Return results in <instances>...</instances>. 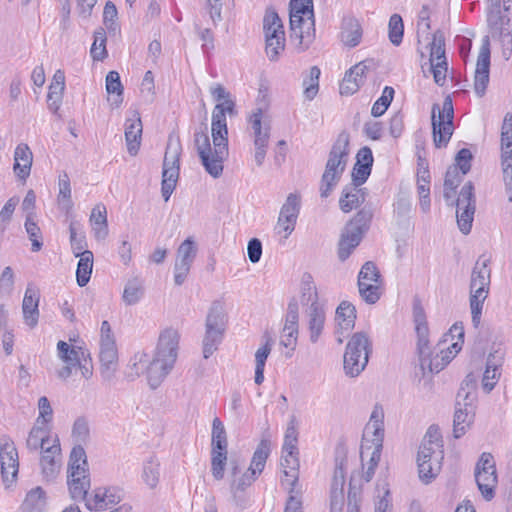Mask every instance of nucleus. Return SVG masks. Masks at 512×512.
Returning <instances> with one entry per match:
<instances>
[{
  "label": "nucleus",
  "mask_w": 512,
  "mask_h": 512,
  "mask_svg": "<svg viewBox=\"0 0 512 512\" xmlns=\"http://www.w3.org/2000/svg\"><path fill=\"white\" fill-rule=\"evenodd\" d=\"M209 91L217 102L211 117L212 144L207 132L201 130L194 133V145L206 172L218 178L222 175L223 163L229 155L226 115L236 114L235 101L222 84H213Z\"/></svg>",
  "instance_id": "f257e3e1"
},
{
  "label": "nucleus",
  "mask_w": 512,
  "mask_h": 512,
  "mask_svg": "<svg viewBox=\"0 0 512 512\" xmlns=\"http://www.w3.org/2000/svg\"><path fill=\"white\" fill-rule=\"evenodd\" d=\"M179 343L180 333L177 329H163L152 355L138 351L131 357L126 370L127 378L134 380L145 375L149 387L157 389L175 367Z\"/></svg>",
  "instance_id": "f03ea898"
},
{
  "label": "nucleus",
  "mask_w": 512,
  "mask_h": 512,
  "mask_svg": "<svg viewBox=\"0 0 512 512\" xmlns=\"http://www.w3.org/2000/svg\"><path fill=\"white\" fill-rule=\"evenodd\" d=\"M464 343V329L457 324L453 325L445 333L436 346L431 350L417 351L420 369L423 374L439 373L443 370L461 351Z\"/></svg>",
  "instance_id": "7ed1b4c3"
},
{
  "label": "nucleus",
  "mask_w": 512,
  "mask_h": 512,
  "mask_svg": "<svg viewBox=\"0 0 512 512\" xmlns=\"http://www.w3.org/2000/svg\"><path fill=\"white\" fill-rule=\"evenodd\" d=\"M349 135L342 132L334 142L324 173L321 178L320 195L322 198L328 197L338 184L342 174L346 169L349 156Z\"/></svg>",
  "instance_id": "20e7f679"
},
{
  "label": "nucleus",
  "mask_w": 512,
  "mask_h": 512,
  "mask_svg": "<svg viewBox=\"0 0 512 512\" xmlns=\"http://www.w3.org/2000/svg\"><path fill=\"white\" fill-rule=\"evenodd\" d=\"M301 302L305 307V324L309 331V340L316 343L325 326L326 312L324 305L319 302L316 286L310 275L304 276L302 281Z\"/></svg>",
  "instance_id": "39448f33"
},
{
  "label": "nucleus",
  "mask_w": 512,
  "mask_h": 512,
  "mask_svg": "<svg viewBox=\"0 0 512 512\" xmlns=\"http://www.w3.org/2000/svg\"><path fill=\"white\" fill-rule=\"evenodd\" d=\"M490 260L480 257L472 270L470 281V309L472 323L475 328L480 325L483 304L488 297L491 270L488 267Z\"/></svg>",
  "instance_id": "423d86ee"
},
{
  "label": "nucleus",
  "mask_w": 512,
  "mask_h": 512,
  "mask_svg": "<svg viewBox=\"0 0 512 512\" xmlns=\"http://www.w3.org/2000/svg\"><path fill=\"white\" fill-rule=\"evenodd\" d=\"M271 452L270 440L263 438L258 444L250 466L246 472L241 473V469L237 462H231V490L233 493L242 492L249 487L265 468L266 461Z\"/></svg>",
  "instance_id": "0eeeda50"
},
{
  "label": "nucleus",
  "mask_w": 512,
  "mask_h": 512,
  "mask_svg": "<svg viewBox=\"0 0 512 512\" xmlns=\"http://www.w3.org/2000/svg\"><path fill=\"white\" fill-rule=\"evenodd\" d=\"M87 459L84 448L81 445L75 446L69 459L67 483L70 496L73 500H85L90 488L88 476Z\"/></svg>",
  "instance_id": "6e6552de"
},
{
  "label": "nucleus",
  "mask_w": 512,
  "mask_h": 512,
  "mask_svg": "<svg viewBox=\"0 0 512 512\" xmlns=\"http://www.w3.org/2000/svg\"><path fill=\"white\" fill-rule=\"evenodd\" d=\"M372 345L368 335L364 332L353 334L346 345L343 368L349 377H357L368 364Z\"/></svg>",
  "instance_id": "1a4fd4ad"
},
{
  "label": "nucleus",
  "mask_w": 512,
  "mask_h": 512,
  "mask_svg": "<svg viewBox=\"0 0 512 512\" xmlns=\"http://www.w3.org/2000/svg\"><path fill=\"white\" fill-rule=\"evenodd\" d=\"M100 375L105 382L114 380L118 368V352L115 338L108 321H103L100 328Z\"/></svg>",
  "instance_id": "9d476101"
},
{
  "label": "nucleus",
  "mask_w": 512,
  "mask_h": 512,
  "mask_svg": "<svg viewBox=\"0 0 512 512\" xmlns=\"http://www.w3.org/2000/svg\"><path fill=\"white\" fill-rule=\"evenodd\" d=\"M181 145L179 141L169 140L163 161L161 193L168 201L179 178Z\"/></svg>",
  "instance_id": "9b49d317"
},
{
  "label": "nucleus",
  "mask_w": 512,
  "mask_h": 512,
  "mask_svg": "<svg viewBox=\"0 0 512 512\" xmlns=\"http://www.w3.org/2000/svg\"><path fill=\"white\" fill-rule=\"evenodd\" d=\"M384 440V410L380 405H375L366 424L361 444L360 457L364 459L368 452L381 453Z\"/></svg>",
  "instance_id": "f8f14e48"
},
{
  "label": "nucleus",
  "mask_w": 512,
  "mask_h": 512,
  "mask_svg": "<svg viewBox=\"0 0 512 512\" xmlns=\"http://www.w3.org/2000/svg\"><path fill=\"white\" fill-rule=\"evenodd\" d=\"M253 144L255 147L254 160L257 166H261L265 160L270 138V121L264 117L261 108L255 109L248 119Z\"/></svg>",
  "instance_id": "ddd939ff"
},
{
  "label": "nucleus",
  "mask_w": 512,
  "mask_h": 512,
  "mask_svg": "<svg viewBox=\"0 0 512 512\" xmlns=\"http://www.w3.org/2000/svg\"><path fill=\"white\" fill-rule=\"evenodd\" d=\"M476 398L477 395L471 391H465V387L458 391L453 420V434L455 438L463 436L473 422Z\"/></svg>",
  "instance_id": "4468645a"
},
{
  "label": "nucleus",
  "mask_w": 512,
  "mask_h": 512,
  "mask_svg": "<svg viewBox=\"0 0 512 512\" xmlns=\"http://www.w3.org/2000/svg\"><path fill=\"white\" fill-rule=\"evenodd\" d=\"M433 140L436 147L445 146L453 133V105L449 98L443 102L442 109L437 104L432 107Z\"/></svg>",
  "instance_id": "2eb2a0df"
},
{
  "label": "nucleus",
  "mask_w": 512,
  "mask_h": 512,
  "mask_svg": "<svg viewBox=\"0 0 512 512\" xmlns=\"http://www.w3.org/2000/svg\"><path fill=\"white\" fill-rule=\"evenodd\" d=\"M369 217L359 212L344 228L339 242L338 256L341 261L346 260L355 249L363 234L368 228Z\"/></svg>",
  "instance_id": "dca6fc26"
},
{
  "label": "nucleus",
  "mask_w": 512,
  "mask_h": 512,
  "mask_svg": "<svg viewBox=\"0 0 512 512\" xmlns=\"http://www.w3.org/2000/svg\"><path fill=\"white\" fill-rule=\"evenodd\" d=\"M475 480L484 499L491 500L497 486L496 466L490 453H482L475 467Z\"/></svg>",
  "instance_id": "f3484780"
},
{
  "label": "nucleus",
  "mask_w": 512,
  "mask_h": 512,
  "mask_svg": "<svg viewBox=\"0 0 512 512\" xmlns=\"http://www.w3.org/2000/svg\"><path fill=\"white\" fill-rule=\"evenodd\" d=\"M290 39L299 52L308 49L315 39L314 16L290 13Z\"/></svg>",
  "instance_id": "a211bd4d"
},
{
  "label": "nucleus",
  "mask_w": 512,
  "mask_h": 512,
  "mask_svg": "<svg viewBox=\"0 0 512 512\" xmlns=\"http://www.w3.org/2000/svg\"><path fill=\"white\" fill-rule=\"evenodd\" d=\"M473 185L466 183L456 200V218L460 231L467 235L470 233L475 214V198Z\"/></svg>",
  "instance_id": "6ab92c4d"
},
{
  "label": "nucleus",
  "mask_w": 512,
  "mask_h": 512,
  "mask_svg": "<svg viewBox=\"0 0 512 512\" xmlns=\"http://www.w3.org/2000/svg\"><path fill=\"white\" fill-rule=\"evenodd\" d=\"M301 208V197L297 193H290L282 205L275 226L276 232L287 239L295 229Z\"/></svg>",
  "instance_id": "aec40b11"
},
{
  "label": "nucleus",
  "mask_w": 512,
  "mask_h": 512,
  "mask_svg": "<svg viewBox=\"0 0 512 512\" xmlns=\"http://www.w3.org/2000/svg\"><path fill=\"white\" fill-rule=\"evenodd\" d=\"M197 254V246L192 237L185 239L178 247L174 264V282L176 285H182L194 262Z\"/></svg>",
  "instance_id": "412c9836"
},
{
  "label": "nucleus",
  "mask_w": 512,
  "mask_h": 512,
  "mask_svg": "<svg viewBox=\"0 0 512 512\" xmlns=\"http://www.w3.org/2000/svg\"><path fill=\"white\" fill-rule=\"evenodd\" d=\"M281 466L283 475L280 485L285 492L304 491L299 480V452H282Z\"/></svg>",
  "instance_id": "4be33fe9"
},
{
  "label": "nucleus",
  "mask_w": 512,
  "mask_h": 512,
  "mask_svg": "<svg viewBox=\"0 0 512 512\" xmlns=\"http://www.w3.org/2000/svg\"><path fill=\"white\" fill-rule=\"evenodd\" d=\"M0 464L4 482H13L19 469L18 451L8 435L0 437Z\"/></svg>",
  "instance_id": "5701e85b"
},
{
  "label": "nucleus",
  "mask_w": 512,
  "mask_h": 512,
  "mask_svg": "<svg viewBox=\"0 0 512 512\" xmlns=\"http://www.w3.org/2000/svg\"><path fill=\"white\" fill-rule=\"evenodd\" d=\"M430 64L434 81L438 85H444L447 73V61L445 56V42L443 34L436 31L430 44Z\"/></svg>",
  "instance_id": "b1692460"
},
{
  "label": "nucleus",
  "mask_w": 512,
  "mask_h": 512,
  "mask_svg": "<svg viewBox=\"0 0 512 512\" xmlns=\"http://www.w3.org/2000/svg\"><path fill=\"white\" fill-rule=\"evenodd\" d=\"M489 69L490 40L489 36H485L482 39L474 75V90L478 97H483L486 92V88L489 83Z\"/></svg>",
  "instance_id": "393cba45"
},
{
  "label": "nucleus",
  "mask_w": 512,
  "mask_h": 512,
  "mask_svg": "<svg viewBox=\"0 0 512 512\" xmlns=\"http://www.w3.org/2000/svg\"><path fill=\"white\" fill-rule=\"evenodd\" d=\"M122 498L123 492L118 487H99L88 496L85 505L90 511H103L120 503Z\"/></svg>",
  "instance_id": "a878e982"
},
{
  "label": "nucleus",
  "mask_w": 512,
  "mask_h": 512,
  "mask_svg": "<svg viewBox=\"0 0 512 512\" xmlns=\"http://www.w3.org/2000/svg\"><path fill=\"white\" fill-rule=\"evenodd\" d=\"M436 453L439 454L437 462H442L444 458V452L441 433L439 428L430 426L419 447L417 462H434L433 459L436 457Z\"/></svg>",
  "instance_id": "bb28decb"
},
{
  "label": "nucleus",
  "mask_w": 512,
  "mask_h": 512,
  "mask_svg": "<svg viewBox=\"0 0 512 512\" xmlns=\"http://www.w3.org/2000/svg\"><path fill=\"white\" fill-rule=\"evenodd\" d=\"M299 307L296 300L288 304L285 324L280 336V344L291 352L295 350L298 339Z\"/></svg>",
  "instance_id": "cd10ccee"
},
{
  "label": "nucleus",
  "mask_w": 512,
  "mask_h": 512,
  "mask_svg": "<svg viewBox=\"0 0 512 512\" xmlns=\"http://www.w3.org/2000/svg\"><path fill=\"white\" fill-rule=\"evenodd\" d=\"M381 458V453L378 451L368 452L364 459L361 458L362 468L359 471H354L350 478V487L352 490L361 491L364 482H369L378 467Z\"/></svg>",
  "instance_id": "c85d7f7f"
},
{
  "label": "nucleus",
  "mask_w": 512,
  "mask_h": 512,
  "mask_svg": "<svg viewBox=\"0 0 512 512\" xmlns=\"http://www.w3.org/2000/svg\"><path fill=\"white\" fill-rule=\"evenodd\" d=\"M42 473L47 480L54 479L61 468V448L59 439L54 437L53 443L45 447L41 457Z\"/></svg>",
  "instance_id": "c756f323"
},
{
  "label": "nucleus",
  "mask_w": 512,
  "mask_h": 512,
  "mask_svg": "<svg viewBox=\"0 0 512 512\" xmlns=\"http://www.w3.org/2000/svg\"><path fill=\"white\" fill-rule=\"evenodd\" d=\"M414 331L416 334V351L426 349L430 346V329L427 316L419 301H415L412 310Z\"/></svg>",
  "instance_id": "7c9ffc66"
},
{
  "label": "nucleus",
  "mask_w": 512,
  "mask_h": 512,
  "mask_svg": "<svg viewBox=\"0 0 512 512\" xmlns=\"http://www.w3.org/2000/svg\"><path fill=\"white\" fill-rule=\"evenodd\" d=\"M39 301V290L32 284H29L25 290L22 302V313L24 323L30 328H34L38 324L40 315L38 308Z\"/></svg>",
  "instance_id": "2f4dec72"
},
{
  "label": "nucleus",
  "mask_w": 512,
  "mask_h": 512,
  "mask_svg": "<svg viewBox=\"0 0 512 512\" xmlns=\"http://www.w3.org/2000/svg\"><path fill=\"white\" fill-rule=\"evenodd\" d=\"M503 352L496 350L489 353L486 361V369L482 377V388L489 393L497 384L501 375L500 368L503 363Z\"/></svg>",
  "instance_id": "473e14b6"
},
{
  "label": "nucleus",
  "mask_w": 512,
  "mask_h": 512,
  "mask_svg": "<svg viewBox=\"0 0 512 512\" xmlns=\"http://www.w3.org/2000/svg\"><path fill=\"white\" fill-rule=\"evenodd\" d=\"M65 90V73L63 70L58 69L55 71L52 81L49 85L47 94L48 108L56 113L62 103L63 93Z\"/></svg>",
  "instance_id": "72a5a7b5"
},
{
  "label": "nucleus",
  "mask_w": 512,
  "mask_h": 512,
  "mask_svg": "<svg viewBox=\"0 0 512 512\" xmlns=\"http://www.w3.org/2000/svg\"><path fill=\"white\" fill-rule=\"evenodd\" d=\"M365 70L366 66L362 63H358L350 68L340 83V93L342 95H352L357 92L363 83Z\"/></svg>",
  "instance_id": "f704fd0d"
},
{
  "label": "nucleus",
  "mask_w": 512,
  "mask_h": 512,
  "mask_svg": "<svg viewBox=\"0 0 512 512\" xmlns=\"http://www.w3.org/2000/svg\"><path fill=\"white\" fill-rule=\"evenodd\" d=\"M32 152L27 144H19L14 151V166L15 174L22 180H25L31 171L32 165Z\"/></svg>",
  "instance_id": "c9c22d12"
},
{
  "label": "nucleus",
  "mask_w": 512,
  "mask_h": 512,
  "mask_svg": "<svg viewBox=\"0 0 512 512\" xmlns=\"http://www.w3.org/2000/svg\"><path fill=\"white\" fill-rule=\"evenodd\" d=\"M356 309L348 301H342L336 309L335 321L336 333L343 334L350 331L355 325Z\"/></svg>",
  "instance_id": "e433bc0d"
},
{
  "label": "nucleus",
  "mask_w": 512,
  "mask_h": 512,
  "mask_svg": "<svg viewBox=\"0 0 512 512\" xmlns=\"http://www.w3.org/2000/svg\"><path fill=\"white\" fill-rule=\"evenodd\" d=\"M142 137V122L135 115L133 119H127L125 123V140L127 150L130 155L135 156L138 153Z\"/></svg>",
  "instance_id": "4c0bfd02"
},
{
  "label": "nucleus",
  "mask_w": 512,
  "mask_h": 512,
  "mask_svg": "<svg viewBox=\"0 0 512 512\" xmlns=\"http://www.w3.org/2000/svg\"><path fill=\"white\" fill-rule=\"evenodd\" d=\"M57 355L63 363L77 366L85 357H89V352L80 346L60 340L57 343Z\"/></svg>",
  "instance_id": "58836bf2"
},
{
  "label": "nucleus",
  "mask_w": 512,
  "mask_h": 512,
  "mask_svg": "<svg viewBox=\"0 0 512 512\" xmlns=\"http://www.w3.org/2000/svg\"><path fill=\"white\" fill-rule=\"evenodd\" d=\"M58 188L59 191L56 199L58 208L66 215H69L73 209L74 203L72 201L70 179L67 173L64 172L59 175Z\"/></svg>",
  "instance_id": "ea45409f"
},
{
  "label": "nucleus",
  "mask_w": 512,
  "mask_h": 512,
  "mask_svg": "<svg viewBox=\"0 0 512 512\" xmlns=\"http://www.w3.org/2000/svg\"><path fill=\"white\" fill-rule=\"evenodd\" d=\"M90 223L96 239L103 240L108 235L107 210L104 204L99 203L92 209Z\"/></svg>",
  "instance_id": "a19ab883"
},
{
  "label": "nucleus",
  "mask_w": 512,
  "mask_h": 512,
  "mask_svg": "<svg viewBox=\"0 0 512 512\" xmlns=\"http://www.w3.org/2000/svg\"><path fill=\"white\" fill-rule=\"evenodd\" d=\"M264 344L255 352V383L260 385L264 381V368L266 360L271 353L273 339L269 335L264 336Z\"/></svg>",
  "instance_id": "79ce46f5"
},
{
  "label": "nucleus",
  "mask_w": 512,
  "mask_h": 512,
  "mask_svg": "<svg viewBox=\"0 0 512 512\" xmlns=\"http://www.w3.org/2000/svg\"><path fill=\"white\" fill-rule=\"evenodd\" d=\"M364 201V195L359 187L349 185L344 187L339 200L340 209L347 213L357 208Z\"/></svg>",
  "instance_id": "37998d69"
},
{
  "label": "nucleus",
  "mask_w": 512,
  "mask_h": 512,
  "mask_svg": "<svg viewBox=\"0 0 512 512\" xmlns=\"http://www.w3.org/2000/svg\"><path fill=\"white\" fill-rule=\"evenodd\" d=\"M55 436L56 435H49L44 428L36 425L29 432L28 438L26 440L27 448L32 451H36L41 448V450L44 451L45 447L53 443Z\"/></svg>",
  "instance_id": "c03bdc74"
},
{
  "label": "nucleus",
  "mask_w": 512,
  "mask_h": 512,
  "mask_svg": "<svg viewBox=\"0 0 512 512\" xmlns=\"http://www.w3.org/2000/svg\"><path fill=\"white\" fill-rule=\"evenodd\" d=\"M362 37V30L356 19L349 18L344 20L341 32V41L348 47L357 46Z\"/></svg>",
  "instance_id": "a18cd8bd"
},
{
  "label": "nucleus",
  "mask_w": 512,
  "mask_h": 512,
  "mask_svg": "<svg viewBox=\"0 0 512 512\" xmlns=\"http://www.w3.org/2000/svg\"><path fill=\"white\" fill-rule=\"evenodd\" d=\"M264 38L280 37L285 34L284 25L279 15L272 9H268L263 18Z\"/></svg>",
  "instance_id": "49530a36"
},
{
  "label": "nucleus",
  "mask_w": 512,
  "mask_h": 512,
  "mask_svg": "<svg viewBox=\"0 0 512 512\" xmlns=\"http://www.w3.org/2000/svg\"><path fill=\"white\" fill-rule=\"evenodd\" d=\"M106 91L112 98H108L112 107L117 108L123 101V85L117 71H110L106 76Z\"/></svg>",
  "instance_id": "de8ad7c7"
},
{
  "label": "nucleus",
  "mask_w": 512,
  "mask_h": 512,
  "mask_svg": "<svg viewBox=\"0 0 512 512\" xmlns=\"http://www.w3.org/2000/svg\"><path fill=\"white\" fill-rule=\"evenodd\" d=\"M144 296V284L139 277L129 279L124 287L122 300L126 305L137 304Z\"/></svg>",
  "instance_id": "09e8293b"
},
{
  "label": "nucleus",
  "mask_w": 512,
  "mask_h": 512,
  "mask_svg": "<svg viewBox=\"0 0 512 512\" xmlns=\"http://www.w3.org/2000/svg\"><path fill=\"white\" fill-rule=\"evenodd\" d=\"M78 257L79 261L76 270V280L80 287H84L90 280L94 257L91 251H86L83 255Z\"/></svg>",
  "instance_id": "8fccbe9b"
},
{
  "label": "nucleus",
  "mask_w": 512,
  "mask_h": 512,
  "mask_svg": "<svg viewBox=\"0 0 512 512\" xmlns=\"http://www.w3.org/2000/svg\"><path fill=\"white\" fill-rule=\"evenodd\" d=\"M374 512H392L390 490L386 481H379L376 485L374 497Z\"/></svg>",
  "instance_id": "3c124183"
},
{
  "label": "nucleus",
  "mask_w": 512,
  "mask_h": 512,
  "mask_svg": "<svg viewBox=\"0 0 512 512\" xmlns=\"http://www.w3.org/2000/svg\"><path fill=\"white\" fill-rule=\"evenodd\" d=\"M205 328L214 331H221V333L225 332V315L222 306L219 303L215 302L211 305L206 317Z\"/></svg>",
  "instance_id": "603ef678"
},
{
  "label": "nucleus",
  "mask_w": 512,
  "mask_h": 512,
  "mask_svg": "<svg viewBox=\"0 0 512 512\" xmlns=\"http://www.w3.org/2000/svg\"><path fill=\"white\" fill-rule=\"evenodd\" d=\"M439 454L436 453V457L433 459L434 462L430 461H420L417 462L418 465V474L420 480L424 484H429L434 480L439 474L442 466V462H437Z\"/></svg>",
  "instance_id": "864d4df0"
},
{
  "label": "nucleus",
  "mask_w": 512,
  "mask_h": 512,
  "mask_svg": "<svg viewBox=\"0 0 512 512\" xmlns=\"http://www.w3.org/2000/svg\"><path fill=\"white\" fill-rule=\"evenodd\" d=\"M298 422L295 416H291L284 434L282 452H299L298 444Z\"/></svg>",
  "instance_id": "5fc2aeb1"
},
{
  "label": "nucleus",
  "mask_w": 512,
  "mask_h": 512,
  "mask_svg": "<svg viewBox=\"0 0 512 512\" xmlns=\"http://www.w3.org/2000/svg\"><path fill=\"white\" fill-rule=\"evenodd\" d=\"M502 156L512 155V113L507 112L501 127Z\"/></svg>",
  "instance_id": "6e6d98bb"
},
{
  "label": "nucleus",
  "mask_w": 512,
  "mask_h": 512,
  "mask_svg": "<svg viewBox=\"0 0 512 512\" xmlns=\"http://www.w3.org/2000/svg\"><path fill=\"white\" fill-rule=\"evenodd\" d=\"M227 434L222 421L219 418H214L212 422V439L211 448L218 450L227 449Z\"/></svg>",
  "instance_id": "4d7b16f0"
},
{
  "label": "nucleus",
  "mask_w": 512,
  "mask_h": 512,
  "mask_svg": "<svg viewBox=\"0 0 512 512\" xmlns=\"http://www.w3.org/2000/svg\"><path fill=\"white\" fill-rule=\"evenodd\" d=\"M404 34V23L403 19L399 14L391 15L388 23V37L390 42L399 46L403 40Z\"/></svg>",
  "instance_id": "13d9d810"
},
{
  "label": "nucleus",
  "mask_w": 512,
  "mask_h": 512,
  "mask_svg": "<svg viewBox=\"0 0 512 512\" xmlns=\"http://www.w3.org/2000/svg\"><path fill=\"white\" fill-rule=\"evenodd\" d=\"M223 336L224 333H221V331H214L205 328V335L203 338V356L205 359L209 358L217 350Z\"/></svg>",
  "instance_id": "bf43d9fd"
},
{
  "label": "nucleus",
  "mask_w": 512,
  "mask_h": 512,
  "mask_svg": "<svg viewBox=\"0 0 512 512\" xmlns=\"http://www.w3.org/2000/svg\"><path fill=\"white\" fill-rule=\"evenodd\" d=\"M320 69L313 66L309 70V75L303 80L304 96L308 100L314 99L319 89Z\"/></svg>",
  "instance_id": "052dcab7"
},
{
  "label": "nucleus",
  "mask_w": 512,
  "mask_h": 512,
  "mask_svg": "<svg viewBox=\"0 0 512 512\" xmlns=\"http://www.w3.org/2000/svg\"><path fill=\"white\" fill-rule=\"evenodd\" d=\"M90 54L94 60L102 61L107 56L106 33L100 28L94 32V42L90 49Z\"/></svg>",
  "instance_id": "680f3d73"
},
{
  "label": "nucleus",
  "mask_w": 512,
  "mask_h": 512,
  "mask_svg": "<svg viewBox=\"0 0 512 512\" xmlns=\"http://www.w3.org/2000/svg\"><path fill=\"white\" fill-rule=\"evenodd\" d=\"M285 43V34H281L280 37L265 39V52L270 61L278 60L285 49Z\"/></svg>",
  "instance_id": "e2e57ef3"
},
{
  "label": "nucleus",
  "mask_w": 512,
  "mask_h": 512,
  "mask_svg": "<svg viewBox=\"0 0 512 512\" xmlns=\"http://www.w3.org/2000/svg\"><path fill=\"white\" fill-rule=\"evenodd\" d=\"M394 93V89L390 86H386L383 89L381 97L375 101L371 109V114L374 117H380L385 113L393 100Z\"/></svg>",
  "instance_id": "0e129e2a"
},
{
  "label": "nucleus",
  "mask_w": 512,
  "mask_h": 512,
  "mask_svg": "<svg viewBox=\"0 0 512 512\" xmlns=\"http://www.w3.org/2000/svg\"><path fill=\"white\" fill-rule=\"evenodd\" d=\"M359 293L361 297L370 304H374L378 301L379 294V283L365 282L364 280L358 281Z\"/></svg>",
  "instance_id": "69168bd1"
},
{
  "label": "nucleus",
  "mask_w": 512,
  "mask_h": 512,
  "mask_svg": "<svg viewBox=\"0 0 512 512\" xmlns=\"http://www.w3.org/2000/svg\"><path fill=\"white\" fill-rule=\"evenodd\" d=\"M25 229L32 242V251H39L42 248L41 230L30 215H26Z\"/></svg>",
  "instance_id": "338daca9"
},
{
  "label": "nucleus",
  "mask_w": 512,
  "mask_h": 512,
  "mask_svg": "<svg viewBox=\"0 0 512 512\" xmlns=\"http://www.w3.org/2000/svg\"><path fill=\"white\" fill-rule=\"evenodd\" d=\"M287 498L283 512H304L303 495L304 491L286 492Z\"/></svg>",
  "instance_id": "774afa93"
}]
</instances>
